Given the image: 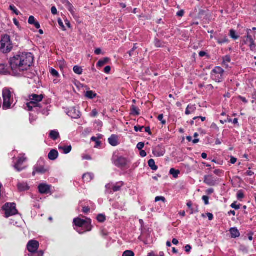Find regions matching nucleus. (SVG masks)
<instances>
[{
	"label": "nucleus",
	"instance_id": "1",
	"mask_svg": "<svg viewBox=\"0 0 256 256\" xmlns=\"http://www.w3.org/2000/svg\"><path fill=\"white\" fill-rule=\"evenodd\" d=\"M34 62V57L30 52L20 53L10 59L9 62L12 70L22 72L25 78H32L34 73L30 70Z\"/></svg>",
	"mask_w": 256,
	"mask_h": 256
},
{
	"label": "nucleus",
	"instance_id": "2",
	"mask_svg": "<svg viewBox=\"0 0 256 256\" xmlns=\"http://www.w3.org/2000/svg\"><path fill=\"white\" fill-rule=\"evenodd\" d=\"M13 48V44L10 37L8 34L2 36L0 40V51L3 54H8Z\"/></svg>",
	"mask_w": 256,
	"mask_h": 256
},
{
	"label": "nucleus",
	"instance_id": "3",
	"mask_svg": "<svg viewBox=\"0 0 256 256\" xmlns=\"http://www.w3.org/2000/svg\"><path fill=\"white\" fill-rule=\"evenodd\" d=\"M48 171L49 167L46 164L44 160L42 158H40L34 166L32 175L45 174Z\"/></svg>",
	"mask_w": 256,
	"mask_h": 256
},
{
	"label": "nucleus",
	"instance_id": "4",
	"mask_svg": "<svg viewBox=\"0 0 256 256\" xmlns=\"http://www.w3.org/2000/svg\"><path fill=\"white\" fill-rule=\"evenodd\" d=\"M43 94H32L30 96V102L27 104V107L29 111L32 110V108L37 107H40L39 102H41L44 98Z\"/></svg>",
	"mask_w": 256,
	"mask_h": 256
},
{
	"label": "nucleus",
	"instance_id": "5",
	"mask_svg": "<svg viewBox=\"0 0 256 256\" xmlns=\"http://www.w3.org/2000/svg\"><path fill=\"white\" fill-rule=\"evenodd\" d=\"M74 223L79 228H84V232L90 231L92 229V226L90 224V222L82 220L80 218H76L74 220ZM77 232L80 234H82L84 231H80L78 228L76 229Z\"/></svg>",
	"mask_w": 256,
	"mask_h": 256
},
{
	"label": "nucleus",
	"instance_id": "6",
	"mask_svg": "<svg viewBox=\"0 0 256 256\" xmlns=\"http://www.w3.org/2000/svg\"><path fill=\"white\" fill-rule=\"evenodd\" d=\"M224 70L220 66H216L211 72L212 79L216 82H221L224 79Z\"/></svg>",
	"mask_w": 256,
	"mask_h": 256
},
{
	"label": "nucleus",
	"instance_id": "7",
	"mask_svg": "<svg viewBox=\"0 0 256 256\" xmlns=\"http://www.w3.org/2000/svg\"><path fill=\"white\" fill-rule=\"evenodd\" d=\"M2 208L5 211V215L6 218L14 216L18 213L16 204L14 203H6L3 206Z\"/></svg>",
	"mask_w": 256,
	"mask_h": 256
},
{
	"label": "nucleus",
	"instance_id": "8",
	"mask_svg": "<svg viewBox=\"0 0 256 256\" xmlns=\"http://www.w3.org/2000/svg\"><path fill=\"white\" fill-rule=\"evenodd\" d=\"M2 96L4 99L3 108L6 110L10 108L12 104L10 91L8 89H4L2 92Z\"/></svg>",
	"mask_w": 256,
	"mask_h": 256
},
{
	"label": "nucleus",
	"instance_id": "9",
	"mask_svg": "<svg viewBox=\"0 0 256 256\" xmlns=\"http://www.w3.org/2000/svg\"><path fill=\"white\" fill-rule=\"evenodd\" d=\"M26 158L24 155L20 154L16 158V161L14 164V169L18 172H21L25 169L24 162L26 160Z\"/></svg>",
	"mask_w": 256,
	"mask_h": 256
},
{
	"label": "nucleus",
	"instance_id": "10",
	"mask_svg": "<svg viewBox=\"0 0 256 256\" xmlns=\"http://www.w3.org/2000/svg\"><path fill=\"white\" fill-rule=\"evenodd\" d=\"M246 36L244 37L246 38V40L244 41V44H247V42H250L249 47L251 51L256 52V44L255 40L253 38L252 36L250 34L252 30L248 28L246 30Z\"/></svg>",
	"mask_w": 256,
	"mask_h": 256
},
{
	"label": "nucleus",
	"instance_id": "11",
	"mask_svg": "<svg viewBox=\"0 0 256 256\" xmlns=\"http://www.w3.org/2000/svg\"><path fill=\"white\" fill-rule=\"evenodd\" d=\"M123 185L124 182H120L114 184H107L106 186V188L108 192L112 193V192L110 191V190H112L113 192L119 191Z\"/></svg>",
	"mask_w": 256,
	"mask_h": 256
},
{
	"label": "nucleus",
	"instance_id": "12",
	"mask_svg": "<svg viewBox=\"0 0 256 256\" xmlns=\"http://www.w3.org/2000/svg\"><path fill=\"white\" fill-rule=\"evenodd\" d=\"M214 38L216 40L218 44L220 45L229 42V40L226 34L216 32Z\"/></svg>",
	"mask_w": 256,
	"mask_h": 256
},
{
	"label": "nucleus",
	"instance_id": "13",
	"mask_svg": "<svg viewBox=\"0 0 256 256\" xmlns=\"http://www.w3.org/2000/svg\"><path fill=\"white\" fill-rule=\"evenodd\" d=\"M128 163V160L124 157H118L115 161L114 164L118 168H126Z\"/></svg>",
	"mask_w": 256,
	"mask_h": 256
},
{
	"label": "nucleus",
	"instance_id": "14",
	"mask_svg": "<svg viewBox=\"0 0 256 256\" xmlns=\"http://www.w3.org/2000/svg\"><path fill=\"white\" fill-rule=\"evenodd\" d=\"M39 247V243L35 240H30L27 244V248L30 252L38 250Z\"/></svg>",
	"mask_w": 256,
	"mask_h": 256
},
{
	"label": "nucleus",
	"instance_id": "15",
	"mask_svg": "<svg viewBox=\"0 0 256 256\" xmlns=\"http://www.w3.org/2000/svg\"><path fill=\"white\" fill-rule=\"evenodd\" d=\"M39 192L42 194H48L50 192V186L46 184H40L38 186Z\"/></svg>",
	"mask_w": 256,
	"mask_h": 256
},
{
	"label": "nucleus",
	"instance_id": "16",
	"mask_svg": "<svg viewBox=\"0 0 256 256\" xmlns=\"http://www.w3.org/2000/svg\"><path fill=\"white\" fill-rule=\"evenodd\" d=\"M204 182L210 186H214L218 182L215 177H204Z\"/></svg>",
	"mask_w": 256,
	"mask_h": 256
},
{
	"label": "nucleus",
	"instance_id": "17",
	"mask_svg": "<svg viewBox=\"0 0 256 256\" xmlns=\"http://www.w3.org/2000/svg\"><path fill=\"white\" fill-rule=\"evenodd\" d=\"M152 152L154 156L158 157L163 156L164 154V150L160 146H158L154 148L153 149Z\"/></svg>",
	"mask_w": 256,
	"mask_h": 256
},
{
	"label": "nucleus",
	"instance_id": "18",
	"mask_svg": "<svg viewBox=\"0 0 256 256\" xmlns=\"http://www.w3.org/2000/svg\"><path fill=\"white\" fill-rule=\"evenodd\" d=\"M68 115L72 118H80V112L76 108H72L68 112Z\"/></svg>",
	"mask_w": 256,
	"mask_h": 256
},
{
	"label": "nucleus",
	"instance_id": "19",
	"mask_svg": "<svg viewBox=\"0 0 256 256\" xmlns=\"http://www.w3.org/2000/svg\"><path fill=\"white\" fill-rule=\"evenodd\" d=\"M109 144L113 146H116L118 145V137L115 134H112L111 136L108 139Z\"/></svg>",
	"mask_w": 256,
	"mask_h": 256
},
{
	"label": "nucleus",
	"instance_id": "20",
	"mask_svg": "<svg viewBox=\"0 0 256 256\" xmlns=\"http://www.w3.org/2000/svg\"><path fill=\"white\" fill-rule=\"evenodd\" d=\"M58 156V152L56 150H52L48 154V158L52 160H56Z\"/></svg>",
	"mask_w": 256,
	"mask_h": 256
},
{
	"label": "nucleus",
	"instance_id": "21",
	"mask_svg": "<svg viewBox=\"0 0 256 256\" xmlns=\"http://www.w3.org/2000/svg\"><path fill=\"white\" fill-rule=\"evenodd\" d=\"M232 238H236L240 236V232L236 228H232L230 230Z\"/></svg>",
	"mask_w": 256,
	"mask_h": 256
},
{
	"label": "nucleus",
	"instance_id": "22",
	"mask_svg": "<svg viewBox=\"0 0 256 256\" xmlns=\"http://www.w3.org/2000/svg\"><path fill=\"white\" fill-rule=\"evenodd\" d=\"M49 137L54 140H56L60 138L59 132L56 130L50 131Z\"/></svg>",
	"mask_w": 256,
	"mask_h": 256
},
{
	"label": "nucleus",
	"instance_id": "23",
	"mask_svg": "<svg viewBox=\"0 0 256 256\" xmlns=\"http://www.w3.org/2000/svg\"><path fill=\"white\" fill-rule=\"evenodd\" d=\"M140 110L134 105H132L130 108V114L132 116H139Z\"/></svg>",
	"mask_w": 256,
	"mask_h": 256
},
{
	"label": "nucleus",
	"instance_id": "24",
	"mask_svg": "<svg viewBox=\"0 0 256 256\" xmlns=\"http://www.w3.org/2000/svg\"><path fill=\"white\" fill-rule=\"evenodd\" d=\"M110 60V58H104L100 60L98 62L96 66L98 67H102L104 64H108Z\"/></svg>",
	"mask_w": 256,
	"mask_h": 256
},
{
	"label": "nucleus",
	"instance_id": "25",
	"mask_svg": "<svg viewBox=\"0 0 256 256\" xmlns=\"http://www.w3.org/2000/svg\"><path fill=\"white\" fill-rule=\"evenodd\" d=\"M58 149L60 150H63L64 153V154H68L71 152V150H72V147L71 146H59Z\"/></svg>",
	"mask_w": 256,
	"mask_h": 256
},
{
	"label": "nucleus",
	"instance_id": "26",
	"mask_svg": "<svg viewBox=\"0 0 256 256\" xmlns=\"http://www.w3.org/2000/svg\"><path fill=\"white\" fill-rule=\"evenodd\" d=\"M196 110V107L195 106V105H188V106H187L186 108V115H188L190 114H192V112H194L195 111V110Z\"/></svg>",
	"mask_w": 256,
	"mask_h": 256
},
{
	"label": "nucleus",
	"instance_id": "27",
	"mask_svg": "<svg viewBox=\"0 0 256 256\" xmlns=\"http://www.w3.org/2000/svg\"><path fill=\"white\" fill-rule=\"evenodd\" d=\"M18 188L20 191H25L28 190V186L26 183H18Z\"/></svg>",
	"mask_w": 256,
	"mask_h": 256
},
{
	"label": "nucleus",
	"instance_id": "28",
	"mask_svg": "<svg viewBox=\"0 0 256 256\" xmlns=\"http://www.w3.org/2000/svg\"><path fill=\"white\" fill-rule=\"evenodd\" d=\"M97 96V94L92 90L86 91L85 94V96L90 100L95 98Z\"/></svg>",
	"mask_w": 256,
	"mask_h": 256
},
{
	"label": "nucleus",
	"instance_id": "29",
	"mask_svg": "<svg viewBox=\"0 0 256 256\" xmlns=\"http://www.w3.org/2000/svg\"><path fill=\"white\" fill-rule=\"evenodd\" d=\"M148 164L152 170H156L158 169V166L156 165L155 162L153 159H150L148 161Z\"/></svg>",
	"mask_w": 256,
	"mask_h": 256
},
{
	"label": "nucleus",
	"instance_id": "30",
	"mask_svg": "<svg viewBox=\"0 0 256 256\" xmlns=\"http://www.w3.org/2000/svg\"><path fill=\"white\" fill-rule=\"evenodd\" d=\"M8 72L7 66L4 64H0V74H6Z\"/></svg>",
	"mask_w": 256,
	"mask_h": 256
},
{
	"label": "nucleus",
	"instance_id": "31",
	"mask_svg": "<svg viewBox=\"0 0 256 256\" xmlns=\"http://www.w3.org/2000/svg\"><path fill=\"white\" fill-rule=\"evenodd\" d=\"M66 8L70 12V14L74 16L75 12L74 10V7L72 4L69 2L66 6Z\"/></svg>",
	"mask_w": 256,
	"mask_h": 256
},
{
	"label": "nucleus",
	"instance_id": "32",
	"mask_svg": "<svg viewBox=\"0 0 256 256\" xmlns=\"http://www.w3.org/2000/svg\"><path fill=\"white\" fill-rule=\"evenodd\" d=\"M74 72L78 74H81L82 72V69L80 66H76L73 68Z\"/></svg>",
	"mask_w": 256,
	"mask_h": 256
},
{
	"label": "nucleus",
	"instance_id": "33",
	"mask_svg": "<svg viewBox=\"0 0 256 256\" xmlns=\"http://www.w3.org/2000/svg\"><path fill=\"white\" fill-rule=\"evenodd\" d=\"M230 36L234 40H238L239 38V36L236 34V31L232 29L230 30Z\"/></svg>",
	"mask_w": 256,
	"mask_h": 256
},
{
	"label": "nucleus",
	"instance_id": "34",
	"mask_svg": "<svg viewBox=\"0 0 256 256\" xmlns=\"http://www.w3.org/2000/svg\"><path fill=\"white\" fill-rule=\"evenodd\" d=\"M170 174L172 176H178L180 174V171L178 170L172 168L170 170Z\"/></svg>",
	"mask_w": 256,
	"mask_h": 256
},
{
	"label": "nucleus",
	"instance_id": "35",
	"mask_svg": "<svg viewBox=\"0 0 256 256\" xmlns=\"http://www.w3.org/2000/svg\"><path fill=\"white\" fill-rule=\"evenodd\" d=\"M28 256H43V252L42 250H36L34 252H31Z\"/></svg>",
	"mask_w": 256,
	"mask_h": 256
},
{
	"label": "nucleus",
	"instance_id": "36",
	"mask_svg": "<svg viewBox=\"0 0 256 256\" xmlns=\"http://www.w3.org/2000/svg\"><path fill=\"white\" fill-rule=\"evenodd\" d=\"M10 10H12L16 15H19L20 12L18 10L14 5H10Z\"/></svg>",
	"mask_w": 256,
	"mask_h": 256
},
{
	"label": "nucleus",
	"instance_id": "37",
	"mask_svg": "<svg viewBox=\"0 0 256 256\" xmlns=\"http://www.w3.org/2000/svg\"><path fill=\"white\" fill-rule=\"evenodd\" d=\"M97 220L100 222H103L106 220V216L102 214H99L97 216Z\"/></svg>",
	"mask_w": 256,
	"mask_h": 256
},
{
	"label": "nucleus",
	"instance_id": "38",
	"mask_svg": "<svg viewBox=\"0 0 256 256\" xmlns=\"http://www.w3.org/2000/svg\"><path fill=\"white\" fill-rule=\"evenodd\" d=\"M223 64L230 63L231 62L230 56L228 55H226L222 58Z\"/></svg>",
	"mask_w": 256,
	"mask_h": 256
},
{
	"label": "nucleus",
	"instance_id": "39",
	"mask_svg": "<svg viewBox=\"0 0 256 256\" xmlns=\"http://www.w3.org/2000/svg\"><path fill=\"white\" fill-rule=\"evenodd\" d=\"M122 256H134V254L132 251L128 250L123 253Z\"/></svg>",
	"mask_w": 256,
	"mask_h": 256
},
{
	"label": "nucleus",
	"instance_id": "40",
	"mask_svg": "<svg viewBox=\"0 0 256 256\" xmlns=\"http://www.w3.org/2000/svg\"><path fill=\"white\" fill-rule=\"evenodd\" d=\"M50 72V74L54 77H58L60 76L58 72L54 68H52Z\"/></svg>",
	"mask_w": 256,
	"mask_h": 256
},
{
	"label": "nucleus",
	"instance_id": "41",
	"mask_svg": "<svg viewBox=\"0 0 256 256\" xmlns=\"http://www.w3.org/2000/svg\"><path fill=\"white\" fill-rule=\"evenodd\" d=\"M158 120L161 122V123L162 125H164L166 124V120H164V115L163 114H159L158 116Z\"/></svg>",
	"mask_w": 256,
	"mask_h": 256
},
{
	"label": "nucleus",
	"instance_id": "42",
	"mask_svg": "<svg viewBox=\"0 0 256 256\" xmlns=\"http://www.w3.org/2000/svg\"><path fill=\"white\" fill-rule=\"evenodd\" d=\"M237 198L238 200H242L244 198V194L242 190H239L236 195Z\"/></svg>",
	"mask_w": 256,
	"mask_h": 256
},
{
	"label": "nucleus",
	"instance_id": "43",
	"mask_svg": "<svg viewBox=\"0 0 256 256\" xmlns=\"http://www.w3.org/2000/svg\"><path fill=\"white\" fill-rule=\"evenodd\" d=\"M58 22L59 26L61 27L62 30L65 31L66 29L63 24L62 20L60 18H58Z\"/></svg>",
	"mask_w": 256,
	"mask_h": 256
},
{
	"label": "nucleus",
	"instance_id": "44",
	"mask_svg": "<svg viewBox=\"0 0 256 256\" xmlns=\"http://www.w3.org/2000/svg\"><path fill=\"white\" fill-rule=\"evenodd\" d=\"M160 200L164 202H166V198H165L164 197L162 196H156L155 198V202H158V201H160Z\"/></svg>",
	"mask_w": 256,
	"mask_h": 256
},
{
	"label": "nucleus",
	"instance_id": "45",
	"mask_svg": "<svg viewBox=\"0 0 256 256\" xmlns=\"http://www.w3.org/2000/svg\"><path fill=\"white\" fill-rule=\"evenodd\" d=\"M154 43H155V46L156 47L160 48V47L162 46V43L159 40H158L157 38L155 39Z\"/></svg>",
	"mask_w": 256,
	"mask_h": 256
},
{
	"label": "nucleus",
	"instance_id": "46",
	"mask_svg": "<svg viewBox=\"0 0 256 256\" xmlns=\"http://www.w3.org/2000/svg\"><path fill=\"white\" fill-rule=\"evenodd\" d=\"M35 18L34 16H30L28 18V24H33L36 22Z\"/></svg>",
	"mask_w": 256,
	"mask_h": 256
},
{
	"label": "nucleus",
	"instance_id": "47",
	"mask_svg": "<svg viewBox=\"0 0 256 256\" xmlns=\"http://www.w3.org/2000/svg\"><path fill=\"white\" fill-rule=\"evenodd\" d=\"M138 48V47L136 46V44H134V47L132 48L128 52L129 55L130 56H132L133 54V52L136 50Z\"/></svg>",
	"mask_w": 256,
	"mask_h": 256
},
{
	"label": "nucleus",
	"instance_id": "48",
	"mask_svg": "<svg viewBox=\"0 0 256 256\" xmlns=\"http://www.w3.org/2000/svg\"><path fill=\"white\" fill-rule=\"evenodd\" d=\"M91 140L96 142V146H100L101 144V142L98 140V138L95 136H92L91 138Z\"/></svg>",
	"mask_w": 256,
	"mask_h": 256
},
{
	"label": "nucleus",
	"instance_id": "49",
	"mask_svg": "<svg viewBox=\"0 0 256 256\" xmlns=\"http://www.w3.org/2000/svg\"><path fill=\"white\" fill-rule=\"evenodd\" d=\"M202 199L204 200V204L208 205L209 204V198L208 196H204L202 197Z\"/></svg>",
	"mask_w": 256,
	"mask_h": 256
},
{
	"label": "nucleus",
	"instance_id": "50",
	"mask_svg": "<svg viewBox=\"0 0 256 256\" xmlns=\"http://www.w3.org/2000/svg\"><path fill=\"white\" fill-rule=\"evenodd\" d=\"M230 206L232 208H234L235 210H238L240 208V205L239 204H236V202H234V203H232L231 205H230Z\"/></svg>",
	"mask_w": 256,
	"mask_h": 256
},
{
	"label": "nucleus",
	"instance_id": "51",
	"mask_svg": "<svg viewBox=\"0 0 256 256\" xmlns=\"http://www.w3.org/2000/svg\"><path fill=\"white\" fill-rule=\"evenodd\" d=\"M144 128V126H136L134 127V130L136 132H138V131L142 132V130Z\"/></svg>",
	"mask_w": 256,
	"mask_h": 256
},
{
	"label": "nucleus",
	"instance_id": "52",
	"mask_svg": "<svg viewBox=\"0 0 256 256\" xmlns=\"http://www.w3.org/2000/svg\"><path fill=\"white\" fill-rule=\"evenodd\" d=\"M144 142H140L137 144L136 148L139 150H142L144 148Z\"/></svg>",
	"mask_w": 256,
	"mask_h": 256
},
{
	"label": "nucleus",
	"instance_id": "53",
	"mask_svg": "<svg viewBox=\"0 0 256 256\" xmlns=\"http://www.w3.org/2000/svg\"><path fill=\"white\" fill-rule=\"evenodd\" d=\"M98 114V112L96 109H94L92 110V112L90 113V116L92 117H96Z\"/></svg>",
	"mask_w": 256,
	"mask_h": 256
},
{
	"label": "nucleus",
	"instance_id": "54",
	"mask_svg": "<svg viewBox=\"0 0 256 256\" xmlns=\"http://www.w3.org/2000/svg\"><path fill=\"white\" fill-rule=\"evenodd\" d=\"M192 248V246L189 244L186 245L184 247L185 251L186 252H190Z\"/></svg>",
	"mask_w": 256,
	"mask_h": 256
},
{
	"label": "nucleus",
	"instance_id": "55",
	"mask_svg": "<svg viewBox=\"0 0 256 256\" xmlns=\"http://www.w3.org/2000/svg\"><path fill=\"white\" fill-rule=\"evenodd\" d=\"M111 70V67L110 66H106L104 68V72L106 74H109Z\"/></svg>",
	"mask_w": 256,
	"mask_h": 256
},
{
	"label": "nucleus",
	"instance_id": "56",
	"mask_svg": "<svg viewBox=\"0 0 256 256\" xmlns=\"http://www.w3.org/2000/svg\"><path fill=\"white\" fill-rule=\"evenodd\" d=\"M51 12L52 14L56 15L58 14V10L55 6H52L51 8Z\"/></svg>",
	"mask_w": 256,
	"mask_h": 256
},
{
	"label": "nucleus",
	"instance_id": "57",
	"mask_svg": "<svg viewBox=\"0 0 256 256\" xmlns=\"http://www.w3.org/2000/svg\"><path fill=\"white\" fill-rule=\"evenodd\" d=\"M184 10H180L178 11L177 12L176 16H180V17H182V16H184Z\"/></svg>",
	"mask_w": 256,
	"mask_h": 256
},
{
	"label": "nucleus",
	"instance_id": "58",
	"mask_svg": "<svg viewBox=\"0 0 256 256\" xmlns=\"http://www.w3.org/2000/svg\"><path fill=\"white\" fill-rule=\"evenodd\" d=\"M238 98V99L241 100L242 102H244L245 104H246L248 102V100H246V99L245 98L243 97V96H239Z\"/></svg>",
	"mask_w": 256,
	"mask_h": 256
},
{
	"label": "nucleus",
	"instance_id": "59",
	"mask_svg": "<svg viewBox=\"0 0 256 256\" xmlns=\"http://www.w3.org/2000/svg\"><path fill=\"white\" fill-rule=\"evenodd\" d=\"M144 129H145V132H148V134L149 135H152V133L151 132V130H150V128L149 126H147V127H146L144 128Z\"/></svg>",
	"mask_w": 256,
	"mask_h": 256
},
{
	"label": "nucleus",
	"instance_id": "60",
	"mask_svg": "<svg viewBox=\"0 0 256 256\" xmlns=\"http://www.w3.org/2000/svg\"><path fill=\"white\" fill-rule=\"evenodd\" d=\"M82 158L86 160H91L92 158L90 155L85 154L82 156Z\"/></svg>",
	"mask_w": 256,
	"mask_h": 256
},
{
	"label": "nucleus",
	"instance_id": "61",
	"mask_svg": "<svg viewBox=\"0 0 256 256\" xmlns=\"http://www.w3.org/2000/svg\"><path fill=\"white\" fill-rule=\"evenodd\" d=\"M214 173L216 175H220L222 173V170H215L214 171Z\"/></svg>",
	"mask_w": 256,
	"mask_h": 256
},
{
	"label": "nucleus",
	"instance_id": "62",
	"mask_svg": "<svg viewBox=\"0 0 256 256\" xmlns=\"http://www.w3.org/2000/svg\"><path fill=\"white\" fill-rule=\"evenodd\" d=\"M140 154L142 157H145L146 156V152L144 150H140Z\"/></svg>",
	"mask_w": 256,
	"mask_h": 256
},
{
	"label": "nucleus",
	"instance_id": "63",
	"mask_svg": "<svg viewBox=\"0 0 256 256\" xmlns=\"http://www.w3.org/2000/svg\"><path fill=\"white\" fill-rule=\"evenodd\" d=\"M237 159L233 156H232L230 160V162L232 164H234L236 162Z\"/></svg>",
	"mask_w": 256,
	"mask_h": 256
},
{
	"label": "nucleus",
	"instance_id": "64",
	"mask_svg": "<svg viewBox=\"0 0 256 256\" xmlns=\"http://www.w3.org/2000/svg\"><path fill=\"white\" fill-rule=\"evenodd\" d=\"M90 211V208L88 207H84L82 208V212L84 214H88Z\"/></svg>",
	"mask_w": 256,
	"mask_h": 256
}]
</instances>
